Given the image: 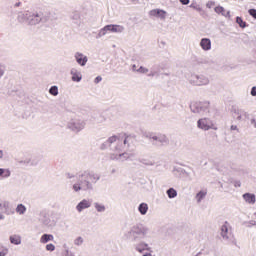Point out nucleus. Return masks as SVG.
Masks as SVG:
<instances>
[{"mask_svg":"<svg viewBox=\"0 0 256 256\" xmlns=\"http://www.w3.org/2000/svg\"><path fill=\"white\" fill-rule=\"evenodd\" d=\"M129 141L131 137H121L117 135L110 136L101 145V149H110L109 159L111 161H117L118 163H125V161H133L135 159V153L125 151V147H129Z\"/></svg>","mask_w":256,"mask_h":256,"instance_id":"obj_1","label":"nucleus"},{"mask_svg":"<svg viewBox=\"0 0 256 256\" xmlns=\"http://www.w3.org/2000/svg\"><path fill=\"white\" fill-rule=\"evenodd\" d=\"M101 179V175L91 172L89 170L80 172L76 176L75 182L72 184L74 193H81V191H93V186Z\"/></svg>","mask_w":256,"mask_h":256,"instance_id":"obj_2","label":"nucleus"},{"mask_svg":"<svg viewBox=\"0 0 256 256\" xmlns=\"http://www.w3.org/2000/svg\"><path fill=\"white\" fill-rule=\"evenodd\" d=\"M151 235V229L144 224L138 223L133 225L128 232L124 234V237L128 241H139V239H147Z\"/></svg>","mask_w":256,"mask_h":256,"instance_id":"obj_3","label":"nucleus"},{"mask_svg":"<svg viewBox=\"0 0 256 256\" xmlns=\"http://www.w3.org/2000/svg\"><path fill=\"white\" fill-rule=\"evenodd\" d=\"M17 19L19 23H27V25H39V23L47 22V16L42 12H20Z\"/></svg>","mask_w":256,"mask_h":256,"instance_id":"obj_4","label":"nucleus"},{"mask_svg":"<svg viewBox=\"0 0 256 256\" xmlns=\"http://www.w3.org/2000/svg\"><path fill=\"white\" fill-rule=\"evenodd\" d=\"M144 137L150 139L151 143L157 147H163L169 143V138L165 134H155L153 132H145Z\"/></svg>","mask_w":256,"mask_h":256,"instance_id":"obj_5","label":"nucleus"},{"mask_svg":"<svg viewBox=\"0 0 256 256\" xmlns=\"http://www.w3.org/2000/svg\"><path fill=\"white\" fill-rule=\"evenodd\" d=\"M123 31H125V27L117 24H109L100 29L97 35V39H101V37H105L107 33H123Z\"/></svg>","mask_w":256,"mask_h":256,"instance_id":"obj_6","label":"nucleus"},{"mask_svg":"<svg viewBox=\"0 0 256 256\" xmlns=\"http://www.w3.org/2000/svg\"><path fill=\"white\" fill-rule=\"evenodd\" d=\"M188 81L191 85L196 87H203L205 85H209L210 83L209 77L204 74H191Z\"/></svg>","mask_w":256,"mask_h":256,"instance_id":"obj_7","label":"nucleus"},{"mask_svg":"<svg viewBox=\"0 0 256 256\" xmlns=\"http://www.w3.org/2000/svg\"><path fill=\"white\" fill-rule=\"evenodd\" d=\"M209 105V102H194L190 105V110L192 113H198V115H207Z\"/></svg>","mask_w":256,"mask_h":256,"instance_id":"obj_8","label":"nucleus"},{"mask_svg":"<svg viewBox=\"0 0 256 256\" xmlns=\"http://www.w3.org/2000/svg\"><path fill=\"white\" fill-rule=\"evenodd\" d=\"M197 127L202 131H209L211 129H213L214 131H217V126L215 125V122H213V120H211L210 118L199 119L197 121Z\"/></svg>","mask_w":256,"mask_h":256,"instance_id":"obj_9","label":"nucleus"},{"mask_svg":"<svg viewBox=\"0 0 256 256\" xmlns=\"http://www.w3.org/2000/svg\"><path fill=\"white\" fill-rule=\"evenodd\" d=\"M85 125H87V122L83 119H72L68 122L67 127L74 133H79L85 129Z\"/></svg>","mask_w":256,"mask_h":256,"instance_id":"obj_10","label":"nucleus"},{"mask_svg":"<svg viewBox=\"0 0 256 256\" xmlns=\"http://www.w3.org/2000/svg\"><path fill=\"white\" fill-rule=\"evenodd\" d=\"M220 235L224 241H229V237H231V225L228 222H225L221 226Z\"/></svg>","mask_w":256,"mask_h":256,"instance_id":"obj_11","label":"nucleus"},{"mask_svg":"<svg viewBox=\"0 0 256 256\" xmlns=\"http://www.w3.org/2000/svg\"><path fill=\"white\" fill-rule=\"evenodd\" d=\"M92 201L89 199H83L76 205V211L78 213H83L85 209H89L92 205Z\"/></svg>","mask_w":256,"mask_h":256,"instance_id":"obj_12","label":"nucleus"},{"mask_svg":"<svg viewBox=\"0 0 256 256\" xmlns=\"http://www.w3.org/2000/svg\"><path fill=\"white\" fill-rule=\"evenodd\" d=\"M0 211L1 213H5V215H13L15 213L9 201H0Z\"/></svg>","mask_w":256,"mask_h":256,"instance_id":"obj_13","label":"nucleus"},{"mask_svg":"<svg viewBox=\"0 0 256 256\" xmlns=\"http://www.w3.org/2000/svg\"><path fill=\"white\" fill-rule=\"evenodd\" d=\"M134 250L137 251V253H145V251H151V247L145 242L140 241L133 246Z\"/></svg>","mask_w":256,"mask_h":256,"instance_id":"obj_14","label":"nucleus"},{"mask_svg":"<svg viewBox=\"0 0 256 256\" xmlns=\"http://www.w3.org/2000/svg\"><path fill=\"white\" fill-rule=\"evenodd\" d=\"M232 113H233L234 119H236L237 121H243V119H245V117H247L248 115L245 110L238 109V108H233Z\"/></svg>","mask_w":256,"mask_h":256,"instance_id":"obj_15","label":"nucleus"},{"mask_svg":"<svg viewBox=\"0 0 256 256\" xmlns=\"http://www.w3.org/2000/svg\"><path fill=\"white\" fill-rule=\"evenodd\" d=\"M74 58H75L76 62L78 63V65H80L81 67H85V65H87V62L89 61V58H87V56H85V54L80 53V52H76L74 55Z\"/></svg>","mask_w":256,"mask_h":256,"instance_id":"obj_16","label":"nucleus"},{"mask_svg":"<svg viewBox=\"0 0 256 256\" xmlns=\"http://www.w3.org/2000/svg\"><path fill=\"white\" fill-rule=\"evenodd\" d=\"M70 75H72L71 80L74 83H81V79H83L81 71L77 70L76 68H72L70 71Z\"/></svg>","mask_w":256,"mask_h":256,"instance_id":"obj_17","label":"nucleus"},{"mask_svg":"<svg viewBox=\"0 0 256 256\" xmlns=\"http://www.w3.org/2000/svg\"><path fill=\"white\" fill-rule=\"evenodd\" d=\"M150 17H157L158 19H165L167 12L161 9H153L149 12Z\"/></svg>","mask_w":256,"mask_h":256,"instance_id":"obj_18","label":"nucleus"},{"mask_svg":"<svg viewBox=\"0 0 256 256\" xmlns=\"http://www.w3.org/2000/svg\"><path fill=\"white\" fill-rule=\"evenodd\" d=\"M215 13H217L218 15H222V17H226L227 19H231V12L225 10V8L223 6H217L214 9Z\"/></svg>","mask_w":256,"mask_h":256,"instance_id":"obj_19","label":"nucleus"},{"mask_svg":"<svg viewBox=\"0 0 256 256\" xmlns=\"http://www.w3.org/2000/svg\"><path fill=\"white\" fill-rule=\"evenodd\" d=\"M200 47L203 51H211V39L202 38L200 40Z\"/></svg>","mask_w":256,"mask_h":256,"instance_id":"obj_20","label":"nucleus"},{"mask_svg":"<svg viewBox=\"0 0 256 256\" xmlns=\"http://www.w3.org/2000/svg\"><path fill=\"white\" fill-rule=\"evenodd\" d=\"M243 199L244 201H246V203H249L250 205L255 204V201H256L255 194H251V193L243 194Z\"/></svg>","mask_w":256,"mask_h":256,"instance_id":"obj_21","label":"nucleus"},{"mask_svg":"<svg viewBox=\"0 0 256 256\" xmlns=\"http://www.w3.org/2000/svg\"><path fill=\"white\" fill-rule=\"evenodd\" d=\"M55 239V237L52 234H43L40 237V243H42V245H46V243H49V241H53Z\"/></svg>","mask_w":256,"mask_h":256,"instance_id":"obj_22","label":"nucleus"},{"mask_svg":"<svg viewBox=\"0 0 256 256\" xmlns=\"http://www.w3.org/2000/svg\"><path fill=\"white\" fill-rule=\"evenodd\" d=\"M94 209H96L97 213H105L107 211V207L103 203L95 202Z\"/></svg>","mask_w":256,"mask_h":256,"instance_id":"obj_23","label":"nucleus"},{"mask_svg":"<svg viewBox=\"0 0 256 256\" xmlns=\"http://www.w3.org/2000/svg\"><path fill=\"white\" fill-rule=\"evenodd\" d=\"M138 211L140 215H147V211H149V205H147L145 202L140 203L138 206Z\"/></svg>","mask_w":256,"mask_h":256,"instance_id":"obj_24","label":"nucleus"},{"mask_svg":"<svg viewBox=\"0 0 256 256\" xmlns=\"http://www.w3.org/2000/svg\"><path fill=\"white\" fill-rule=\"evenodd\" d=\"M9 241L12 245H21V236L17 234L11 235Z\"/></svg>","mask_w":256,"mask_h":256,"instance_id":"obj_25","label":"nucleus"},{"mask_svg":"<svg viewBox=\"0 0 256 256\" xmlns=\"http://www.w3.org/2000/svg\"><path fill=\"white\" fill-rule=\"evenodd\" d=\"M11 177V170L0 168V179H9Z\"/></svg>","mask_w":256,"mask_h":256,"instance_id":"obj_26","label":"nucleus"},{"mask_svg":"<svg viewBox=\"0 0 256 256\" xmlns=\"http://www.w3.org/2000/svg\"><path fill=\"white\" fill-rule=\"evenodd\" d=\"M16 213H18V215H25V213H27V207L23 204H18L16 207Z\"/></svg>","mask_w":256,"mask_h":256,"instance_id":"obj_27","label":"nucleus"},{"mask_svg":"<svg viewBox=\"0 0 256 256\" xmlns=\"http://www.w3.org/2000/svg\"><path fill=\"white\" fill-rule=\"evenodd\" d=\"M95 123H105L107 121V118L103 114H96L94 116Z\"/></svg>","mask_w":256,"mask_h":256,"instance_id":"obj_28","label":"nucleus"},{"mask_svg":"<svg viewBox=\"0 0 256 256\" xmlns=\"http://www.w3.org/2000/svg\"><path fill=\"white\" fill-rule=\"evenodd\" d=\"M205 197H207V191H199L197 194H196V200H197V203H201V201L203 199H205Z\"/></svg>","mask_w":256,"mask_h":256,"instance_id":"obj_29","label":"nucleus"},{"mask_svg":"<svg viewBox=\"0 0 256 256\" xmlns=\"http://www.w3.org/2000/svg\"><path fill=\"white\" fill-rule=\"evenodd\" d=\"M140 163H142V165H146L147 167H153V165H155V160H151V159H141Z\"/></svg>","mask_w":256,"mask_h":256,"instance_id":"obj_30","label":"nucleus"},{"mask_svg":"<svg viewBox=\"0 0 256 256\" xmlns=\"http://www.w3.org/2000/svg\"><path fill=\"white\" fill-rule=\"evenodd\" d=\"M166 194L168 195L169 199H175V197H177V190H175L174 188H169L166 191Z\"/></svg>","mask_w":256,"mask_h":256,"instance_id":"obj_31","label":"nucleus"},{"mask_svg":"<svg viewBox=\"0 0 256 256\" xmlns=\"http://www.w3.org/2000/svg\"><path fill=\"white\" fill-rule=\"evenodd\" d=\"M9 255V248L0 243V256H7Z\"/></svg>","mask_w":256,"mask_h":256,"instance_id":"obj_32","label":"nucleus"},{"mask_svg":"<svg viewBox=\"0 0 256 256\" xmlns=\"http://www.w3.org/2000/svg\"><path fill=\"white\" fill-rule=\"evenodd\" d=\"M50 95H53V97H57L59 95V87L57 86H51L49 89Z\"/></svg>","mask_w":256,"mask_h":256,"instance_id":"obj_33","label":"nucleus"},{"mask_svg":"<svg viewBox=\"0 0 256 256\" xmlns=\"http://www.w3.org/2000/svg\"><path fill=\"white\" fill-rule=\"evenodd\" d=\"M236 23L239 24V27H241L242 29H245V27H247V23L243 21L242 17L237 16Z\"/></svg>","mask_w":256,"mask_h":256,"instance_id":"obj_34","label":"nucleus"},{"mask_svg":"<svg viewBox=\"0 0 256 256\" xmlns=\"http://www.w3.org/2000/svg\"><path fill=\"white\" fill-rule=\"evenodd\" d=\"M83 237L79 236L74 240V245H76L77 247H81V245H83Z\"/></svg>","mask_w":256,"mask_h":256,"instance_id":"obj_35","label":"nucleus"},{"mask_svg":"<svg viewBox=\"0 0 256 256\" xmlns=\"http://www.w3.org/2000/svg\"><path fill=\"white\" fill-rule=\"evenodd\" d=\"M136 73H142L143 75L149 73V69L143 67V66H140L139 69L136 70Z\"/></svg>","mask_w":256,"mask_h":256,"instance_id":"obj_36","label":"nucleus"},{"mask_svg":"<svg viewBox=\"0 0 256 256\" xmlns=\"http://www.w3.org/2000/svg\"><path fill=\"white\" fill-rule=\"evenodd\" d=\"M190 9H195L196 11H201V7L197 5V3H192L190 6Z\"/></svg>","mask_w":256,"mask_h":256,"instance_id":"obj_37","label":"nucleus"},{"mask_svg":"<svg viewBox=\"0 0 256 256\" xmlns=\"http://www.w3.org/2000/svg\"><path fill=\"white\" fill-rule=\"evenodd\" d=\"M46 251H50V252H53L55 251V246L53 244H47L46 245Z\"/></svg>","mask_w":256,"mask_h":256,"instance_id":"obj_38","label":"nucleus"},{"mask_svg":"<svg viewBox=\"0 0 256 256\" xmlns=\"http://www.w3.org/2000/svg\"><path fill=\"white\" fill-rule=\"evenodd\" d=\"M249 15H251V17H253V19H256V10L255 9H250L248 11Z\"/></svg>","mask_w":256,"mask_h":256,"instance_id":"obj_39","label":"nucleus"},{"mask_svg":"<svg viewBox=\"0 0 256 256\" xmlns=\"http://www.w3.org/2000/svg\"><path fill=\"white\" fill-rule=\"evenodd\" d=\"M250 95H251L252 97H256V86H253V87L251 88Z\"/></svg>","mask_w":256,"mask_h":256,"instance_id":"obj_40","label":"nucleus"},{"mask_svg":"<svg viewBox=\"0 0 256 256\" xmlns=\"http://www.w3.org/2000/svg\"><path fill=\"white\" fill-rule=\"evenodd\" d=\"M101 81H103V77H101V76H97L96 78H95V80H94V83H101Z\"/></svg>","mask_w":256,"mask_h":256,"instance_id":"obj_41","label":"nucleus"},{"mask_svg":"<svg viewBox=\"0 0 256 256\" xmlns=\"http://www.w3.org/2000/svg\"><path fill=\"white\" fill-rule=\"evenodd\" d=\"M157 75V72L155 70H151L148 74V77H155Z\"/></svg>","mask_w":256,"mask_h":256,"instance_id":"obj_42","label":"nucleus"},{"mask_svg":"<svg viewBox=\"0 0 256 256\" xmlns=\"http://www.w3.org/2000/svg\"><path fill=\"white\" fill-rule=\"evenodd\" d=\"M66 178L67 179H75V175H73L71 173H66Z\"/></svg>","mask_w":256,"mask_h":256,"instance_id":"obj_43","label":"nucleus"},{"mask_svg":"<svg viewBox=\"0 0 256 256\" xmlns=\"http://www.w3.org/2000/svg\"><path fill=\"white\" fill-rule=\"evenodd\" d=\"M182 5H189L190 0H179Z\"/></svg>","mask_w":256,"mask_h":256,"instance_id":"obj_44","label":"nucleus"},{"mask_svg":"<svg viewBox=\"0 0 256 256\" xmlns=\"http://www.w3.org/2000/svg\"><path fill=\"white\" fill-rule=\"evenodd\" d=\"M214 5H215L214 2H208V3L206 4V7H207L208 9H211V7H213Z\"/></svg>","mask_w":256,"mask_h":256,"instance_id":"obj_45","label":"nucleus"},{"mask_svg":"<svg viewBox=\"0 0 256 256\" xmlns=\"http://www.w3.org/2000/svg\"><path fill=\"white\" fill-rule=\"evenodd\" d=\"M230 129L231 131H239V128L237 127V125H232Z\"/></svg>","mask_w":256,"mask_h":256,"instance_id":"obj_46","label":"nucleus"},{"mask_svg":"<svg viewBox=\"0 0 256 256\" xmlns=\"http://www.w3.org/2000/svg\"><path fill=\"white\" fill-rule=\"evenodd\" d=\"M234 186L235 187H241V181H235Z\"/></svg>","mask_w":256,"mask_h":256,"instance_id":"obj_47","label":"nucleus"},{"mask_svg":"<svg viewBox=\"0 0 256 256\" xmlns=\"http://www.w3.org/2000/svg\"><path fill=\"white\" fill-rule=\"evenodd\" d=\"M5 75V70H0V79H1V77H3Z\"/></svg>","mask_w":256,"mask_h":256,"instance_id":"obj_48","label":"nucleus"},{"mask_svg":"<svg viewBox=\"0 0 256 256\" xmlns=\"http://www.w3.org/2000/svg\"><path fill=\"white\" fill-rule=\"evenodd\" d=\"M5 153L3 152V150L0 149V159H3Z\"/></svg>","mask_w":256,"mask_h":256,"instance_id":"obj_49","label":"nucleus"},{"mask_svg":"<svg viewBox=\"0 0 256 256\" xmlns=\"http://www.w3.org/2000/svg\"><path fill=\"white\" fill-rule=\"evenodd\" d=\"M132 71H136V72H137V65L134 64V65L132 66Z\"/></svg>","mask_w":256,"mask_h":256,"instance_id":"obj_50","label":"nucleus"},{"mask_svg":"<svg viewBox=\"0 0 256 256\" xmlns=\"http://www.w3.org/2000/svg\"><path fill=\"white\" fill-rule=\"evenodd\" d=\"M44 223V225H49V220L45 219L44 221H42Z\"/></svg>","mask_w":256,"mask_h":256,"instance_id":"obj_51","label":"nucleus"},{"mask_svg":"<svg viewBox=\"0 0 256 256\" xmlns=\"http://www.w3.org/2000/svg\"><path fill=\"white\" fill-rule=\"evenodd\" d=\"M3 219H5V216H3V214H0V221H3Z\"/></svg>","mask_w":256,"mask_h":256,"instance_id":"obj_52","label":"nucleus"},{"mask_svg":"<svg viewBox=\"0 0 256 256\" xmlns=\"http://www.w3.org/2000/svg\"><path fill=\"white\" fill-rule=\"evenodd\" d=\"M19 5H21V2L14 4V7H19Z\"/></svg>","mask_w":256,"mask_h":256,"instance_id":"obj_53","label":"nucleus"},{"mask_svg":"<svg viewBox=\"0 0 256 256\" xmlns=\"http://www.w3.org/2000/svg\"><path fill=\"white\" fill-rule=\"evenodd\" d=\"M142 256H153V255H151V253H145V254L142 255Z\"/></svg>","mask_w":256,"mask_h":256,"instance_id":"obj_54","label":"nucleus"},{"mask_svg":"<svg viewBox=\"0 0 256 256\" xmlns=\"http://www.w3.org/2000/svg\"><path fill=\"white\" fill-rule=\"evenodd\" d=\"M79 18V15H76V19Z\"/></svg>","mask_w":256,"mask_h":256,"instance_id":"obj_55","label":"nucleus"},{"mask_svg":"<svg viewBox=\"0 0 256 256\" xmlns=\"http://www.w3.org/2000/svg\"><path fill=\"white\" fill-rule=\"evenodd\" d=\"M0 70H3V68H1V64H0Z\"/></svg>","mask_w":256,"mask_h":256,"instance_id":"obj_56","label":"nucleus"}]
</instances>
